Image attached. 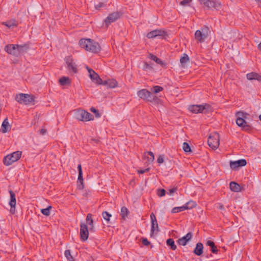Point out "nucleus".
<instances>
[{
    "mask_svg": "<svg viewBox=\"0 0 261 261\" xmlns=\"http://www.w3.org/2000/svg\"><path fill=\"white\" fill-rule=\"evenodd\" d=\"M79 44L81 48L92 54H97L101 50L100 44L90 38H82L80 40Z\"/></svg>",
    "mask_w": 261,
    "mask_h": 261,
    "instance_id": "1",
    "label": "nucleus"
},
{
    "mask_svg": "<svg viewBox=\"0 0 261 261\" xmlns=\"http://www.w3.org/2000/svg\"><path fill=\"white\" fill-rule=\"evenodd\" d=\"M21 155L22 152L20 151H17L10 153L4 157L3 163L7 166L11 165L14 163L18 161L20 159Z\"/></svg>",
    "mask_w": 261,
    "mask_h": 261,
    "instance_id": "2",
    "label": "nucleus"
},
{
    "mask_svg": "<svg viewBox=\"0 0 261 261\" xmlns=\"http://www.w3.org/2000/svg\"><path fill=\"white\" fill-rule=\"evenodd\" d=\"M75 117L77 120L83 122H88L94 120L93 115L83 109L77 110L75 113Z\"/></svg>",
    "mask_w": 261,
    "mask_h": 261,
    "instance_id": "3",
    "label": "nucleus"
},
{
    "mask_svg": "<svg viewBox=\"0 0 261 261\" xmlns=\"http://www.w3.org/2000/svg\"><path fill=\"white\" fill-rule=\"evenodd\" d=\"M15 100L19 104L28 105L34 102V97L31 94L19 93L16 95Z\"/></svg>",
    "mask_w": 261,
    "mask_h": 261,
    "instance_id": "4",
    "label": "nucleus"
},
{
    "mask_svg": "<svg viewBox=\"0 0 261 261\" xmlns=\"http://www.w3.org/2000/svg\"><path fill=\"white\" fill-rule=\"evenodd\" d=\"M209 146L213 150H216L220 144V136L218 133L214 132L212 133L207 140Z\"/></svg>",
    "mask_w": 261,
    "mask_h": 261,
    "instance_id": "5",
    "label": "nucleus"
},
{
    "mask_svg": "<svg viewBox=\"0 0 261 261\" xmlns=\"http://www.w3.org/2000/svg\"><path fill=\"white\" fill-rule=\"evenodd\" d=\"M65 61L66 65V68L69 73L74 74L77 73V66L71 57L69 56L65 58Z\"/></svg>",
    "mask_w": 261,
    "mask_h": 261,
    "instance_id": "6",
    "label": "nucleus"
},
{
    "mask_svg": "<svg viewBox=\"0 0 261 261\" xmlns=\"http://www.w3.org/2000/svg\"><path fill=\"white\" fill-rule=\"evenodd\" d=\"M137 94L140 98L149 101H153L158 99L156 96H152L151 92L145 89L138 91Z\"/></svg>",
    "mask_w": 261,
    "mask_h": 261,
    "instance_id": "7",
    "label": "nucleus"
},
{
    "mask_svg": "<svg viewBox=\"0 0 261 261\" xmlns=\"http://www.w3.org/2000/svg\"><path fill=\"white\" fill-rule=\"evenodd\" d=\"M236 123L243 129L248 127L245 119L247 118V114L242 112H239L236 114Z\"/></svg>",
    "mask_w": 261,
    "mask_h": 261,
    "instance_id": "8",
    "label": "nucleus"
},
{
    "mask_svg": "<svg viewBox=\"0 0 261 261\" xmlns=\"http://www.w3.org/2000/svg\"><path fill=\"white\" fill-rule=\"evenodd\" d=\"M200 4L210 9H217L220 8L221 4L218 1L200 0Z\"/></svg>",
    "mask_w": 261,
    "mask_h": 261,
    "instance_id": "9",
    "label": "nucleus"
},
{
    "mask_svg": "<svg viewBox=\"0 0 261 261\" xmlns=\"http://www.w3.org/2000/svg\"><path fill=\"white\" fill-rule=\"evenodd\" d=\"M151 220V230L150 237H153L154 234H156L159 231V227L156 220V217L153 213L150 214Z\"/></svg>",
    "mask_w": 261,
    "mask_h": 261,
    "instance_id": "10",
    "label": "nucleus"
},
{
    "mask_svg": "<svg viewBox=\"0 0 261 261\" xmlns=\"http://www.w3.org/2000/svg\"><path fill=\"white\" fill-rule=\"evenodd\" d=\"M89 73V76L91 81L96 85H101L103 83L102 80L93 70L89 67H87Z\"/></svg>",
    "mask_w": 261,
    "mask_h": 261,
    "instance_id": "11",
    "label": "nucleus"
},
{
    "mask_svg": "<svg viewBox=\"0 0 261 261\" xmlns=\"http://www.w3.org/2000/svg\"><path fill=\"white\" fill-rule=\"evenodd\" d=\"M21 48L18 45L9 44L5 46V50L9 54L17 55L20 53Z\"/></svg>",
    "mask_w": 261,
    "mask_h": 261,
    "instance_id": "12",
    "label": "nucleus"
},
{
    "mask_svg": "<svg viewBox=\"0 0 261 261\" xmlns=\"http://www.w3.org/2000/svg\"><path fill=\"white\" fill-rule=\"evenodd\" d=\"M9 193L10 195V199L9 201V204L11 206L10 212L14 214L16 212V195L14 192L13 191L10 190L9 191Z\"/></svg>",
    "mask_w": 261,
    "mask_h": 261,
    "instance_id": "13",
    "label": "nucleus"
},
{
    "mask_svg": "<svg viewBox=\"0 0 261 261\" xmlns=\"http://www.w3.org/2000/svg\"><path fill=\"white\" fill-rule=\"evenodd\" d=\"M247 164L245 159H241L236 161L230 162V167L232 170H236L239 168L245 166Z\"/></svg>",
    "mask_w": 261,
    "mask_h": 261,
    "instance_id": "14",
    "label": "nucleus"
},
{
    "mask_svg": "<svg viewBox=\"0 0 261 261\" xmlns=\"http://www.w3.org/2000/svg\"><path fill=\"white\" fill-rule=\"evenodd\" d=\"M89 237V231L87 226L85 223H81L80 228V238L82 241L87 240Z\"/></svg>",
    "mask_w": 261,
    "mask_h": 261,
    "instance_id": "15",
    "label": "nucleus"
},
{
    "mask_svg": "<svg viewBox=\"0 0 261 261\" xmlns=\"http://www.w3.org/2000/svg\"><path fill=\"white\" fill-rule=\"evenodd\" d=\"M207 29L197 30L195 33V38L199 42H202L207 36Z\"/></svg>",
    "mask_w": 261,
    "mask_h": 261,
    "instance_id": "16",
    "label": "nucleus"
},
{
    "mask_svg": "<svg viewBox=\"0 0 261 261\" xmlns=\"http://www.w3.org/2000/svg\"><path fill=\"white\" fill-rule=\"evenodd\" d=\"M102 85L107 86L108 89H114L119 87V83L115 79H109L105 81H103Z\"/></svg>",
    "mask_w": 261,
    "mask_h": 261,
    "instance_id": "17",
    "label": "nucleus"
},
{
    "mask_svg": "<svg viewBox=\"0 0 261 261\" xmlns=\"http://www.w3.org/2000/svg\"><path fill=\"white\" fill-rule=\"evenodd\" d=\"M192 237V233L188 232L185 236L179 238L177 241L178 245L181 246H185L187 242L190 241Z\"/></svg>",
    "mask_w": 261,
    "mask_h": 261,
    "instance_id": "18",
    "label": "nucleus"
},
{
    "mask_svg": "<svg viewBox=\"0 0 261 261\" xmlns=\"http://www.w3.org/2000/svg\"><path fill=\"white\" fill-rule=\"evenodd\" d=\"M165 34L164 31L161 30H155L147 33L146 36L149 39L156 37L163 36Z\"/></svg>",
    "mask_w": 261,
    "mask_h": 261,
    "instance_id": "19",
    "label": "nucleus"
},
{
    "mask_svg": "<svg viewBox=\"0 0 261 261\" xmlns=\"http://www.w3.org/2000/svg\"><path fill=\"white\" fill-rule=\"evenodd\" d=\"M205 109L203 105H191L189 106V110L193 113H201Z\"/></svg>",
    "mask_w": 261,
    "mask_h": 261,
    "instance_id": "20",
    "label": "nucleus"
},
{
    "mask_svg": "<svg viewBox=\"0 0 261 261\" xmlns=\"http://www.w3.org/2000/svg\"><path fill=\"white\" fill-rule=\"evenodd\" d=\"M59 83L62 86H70L71 84V79L67 76H62L59 79Z\"/></svg>",
    "mask_w": 261,
    "mask_h": 261,
    "instance_id": "21",
    "label": "nucleus"
},
{
    "mask_svg": "<svg viewBox=\"0 0 261 261\" xmlns=\"http://www.w3.org/2000/svg\"><path fill=\"white\" fill-rule=\"evenodd\" d=\"M11 125L9 122L8 119L6 118L2 124V132L3 133H6L10 131Z\"/></svg>",
    "mask_w": 261,
    "mask_h": 261,
    "instance_id": "22",
    "label": "nucleus"
},
{
    "mask_svg": "<svg viewBox=\"0 0 261 261\" xmlns=\"http://www.w3.org/2000/svg\"><path fill=\"white\" fill-rule=\"evenodd\" d=\"M143 159L149 164L152 163L154 160V154L152 152L147 151L144 153Z\"/></svg>",
    "mask_w": 261,
    "mask_h": 261,
    "instance_id": "23",
    "label": "nucleus"
},
{
    "mask_svg": "<svg viewBox=\"0 0 261 261\" xmlns=\"http://www.w3.org/2000/svg\"><path fill=\"white\" fill-rule=\"evenodd\" d=\"M247 79L248 80H256L261 81V75L256 72H252L246 74Z\"/></svg>",
    "mask_w": 261,
    "mask_h": 261,
    "instance_id": "24",
    "label": "nucleus"
},
{
    "mask_svg": "<svg viewBox=\"0 0 261 261\" xmlns=\"http://www.w3.org/2000/svg\"><path fill=\"white\" fill-rule=\"evenodd\" d=\"M196 206L197 204L195 201L193 200H190L188 202H187L185 205L181 206L183 211H185L186 210L192 209L193 208L196 207Z\"/></svg>",
    "mask_w": 261,
    "mask_h": 261,
    "instance_id": "25",
    "label": "nucleus"
},
{
    "mask_svg": "<svg viewBox=\"0 0 261 261\" xmlns=\"http://www.w3.org/2000/svg\"><path fill=\"white\" fill-rule=\"evenodd\" d=\"M203 246L202 243H198L196 244V247L194 250V253L200 256L203 253Z\"/></svg>",
    "mask_w": 261,
    "mask_h": 261,
    "instance_id": "26",
    "label": "nucleus"
},
{
    "mask_svg": "<svg viewBox=\"0 0 261 261\" xmlns=\"http://www.w3.org/2000/svg\"><path fill=\"white\" fill-rule=\"evenodd\" d=\"M229 187L231 191L234 192H239L241 191L240 185L234 181H231L230 182Z\"/></svg>",
    "mask_w": 261,
    "mask_h": 261,
    "instance_id": "27",
    "label": "nucleus"
},
{
    "mask_svg": "<svg viewBox=\"0 0 261 261\" xmlns=\"http://www.w3.org/2000/svg\"><path fill=\"white\" fill-rule=\"evenodd\" d=\"M119 17V15L118 13H115L111 14L106 19L105 22L106 23H111L116 20Z\"/></svg>",
    "mask_w": 261,
    "mask_h": 261,
    "instance_id": "28",
    "label": "nucleus"
},
{
    "mask_svg": "<svg viewBox=\"0 0 261 261\" xmlns=\"http://www.w3.org/2000/svg\"><path fill=\"white\" fill-rule=\"evenodd\" d=\"M189 61V58L188 56L184 54L180 59V63L181 64L182 67H185L186 64Z\"/></svg>",
    "mask_w": 261,
    "mask_h": 261,
    "instance_id": "29",
    "label": "nucleus"
},
{
    "mask_svg": "<svg viewBox=\"0 0 261 261\" xmlns=\"http://www.w3.org/2000/svg\"><path fill=\"white\" fill-rule=\"evenodd\" d=\"M150 58L155 61L156 63L160 64L163 67H166V64L163 62L161 59L157 58L155 56L153 55H150Z\"/></svg>",
    "mask_w": 261,
    "mask_h": 261,
    "instance_id": "30",
    "label": "nucleus"
},
{
    "mask_svg": "<svg viewBox=\"0 0 261 261\" xmlns=\"http://www.w3.org/2000/svg\"><path fill=\"white\" fill-rule=\"evenodd\" d=\"M206 245L207 246H209L210 247H211V249H212V251L214 253H217V252H218V249L216 247V246H215V243L214 242H213V241H208L207 242H206Z\"/></svg>",
    "mask_w": 261,
    "mask_h": 261,
    "instance_id": "31",
    "label": "nucleus"
},
{
    "mask_svg": "<svg viewBox=\"0 0 261 261\" xmlns=\"http://www.w3.org/2000/svg\"><path fill=\"white\" fill-rule=\"evenodd\" d=\"M77 182H80L78 186L80 189H83L84 187V178L83 177V173L79 174L77 178Z\"/></svg>",
    "mask_w": 261,
    "mask_h": 261,
    "instance_id": "32",
    "label": "nucleus"
},
{
    "mask_svg": "<svg viewBox=\"0 0 261 261\" xmlns=\"http://www.w3.org/2000/svg\"><path fill=\"white\" fill-rule=\"evenodd\" d=\"M3 24L6 25L8 28L10 29L13 27H15L17 26V24L16 23L15 20H12L9 21L3 22Z\"/></svg>",
    "mask_w": 261,
    "mask_h": 261,
    "instance_id": "33",
    "label": "nucleus"
},
{
    "mask_svg": "<svg viewBox=\"0 0 261 261\" xmlns=\"http://www.w3.org/2000/svg\"><path fill=\"white\" fill-rule=\"evenodd\" d=\"M86 222L87 224L90 226V229H92L93 228V221L91 214H88L87 215L86 217Z\"/></svg>",
    "mask_w": 261,
    "mask_h": 261,
    "instance_id": "34",
    "label": "nucleus"
},
{
    "mask_svg": "<svg viewBox=\"0 0 261 261\" xmlns=\"http://www.w3.org/2000/svg\"><path fill=\"white\" fill-rule=\"evenodd\" d=\"M128 214V210L126 207H122L121 208V215L123 219H125L127 217Z\"/></svg>",
    "mask_w": 261,
    "mask_h": 261,
    "instance_id": "35",
    "label": "nucleus"
},
{
    "mask_svg": "<svg viewBox=\"0 0 261 261\" xmlns=\"http://www.w3.org/2000/svg\"><path fill=\"white\" fill-rule=\"evenodd\" d=\"M167 244L170 246L171 249L175 250L176 249V246L174 243V241L172 239H169L167 240Z\"/></svg>",
    "mask_w": 261,
    "mask_h": 261,
    "instance_id": "36",
    "label": "nucleus"
},
{
    "mask_svg": "<svg viewBox=\"0 0 261 261\" xmlns=\"http://www.w3.org/2000/svg\"><path fill=\"white\" fill-rule=\"evenodd\" d=\"M52 207L51 206H48L46 208H43L41 210V213L46 216H48L50 215V210L51 209Z\"/></svg>",
    "mask_w": 261,
    "mask_h": 261,
    "instance_id": "37",
    "label": "nucleus"
},
{
    "mask_svg": "<svg viewBox=\"0 0 261 261\" xmlns=\"http://www.w3.org/2000/svg\"><path fill=\"white\" fill-rule=\"evenodd\" d=\"M182 149L185 152L188 153L191 152V149L189 144L186 142H184L182 144Z\"/></svg>",
    "mask_w": 261,
    "mask_h": 261,
    "instance_id": "38",
    "label": "nucleus"
},
{
    "mask_svg": "<svg viewBox=\"0 0 261 261\" xmlns=\"http://www.w3.org/2000/svg\"><path fill=\"white\" fill-rule=\"evenodd\" d=\"M65 256L69 261H73V258L72 256L70 251L69 250H67L64 253Z\"/></svg>",
    "mask_w": 261,
    "mask_h": 261,
    "instance_id": "39",
    "label": "nucleus"
},
{
    "mask_svg": "<svg viewBox=\"0 0 261 261\" xmlns=\"http://www.w3.org/2000/svg\"><path fill=\"white\" fill-rule=\"evenodd\" d=\"M103 219L107 222H109L112 215L107 212H103L102 213Z\"/></svg>",
    "mask_w": 261,
    "mask_h": 261,
    "instance_id": "40",
    "label": "nucleus"
},
{
    "mask_svg": "<svg viewBox=\"0 0 261 261\" xmlns=\"http://www.w3.org/2000/svg\"><path fill=\"white\" fill-rule=\"evenodd\" d=\"M152 89H153V92L155 94L158 93L160 92H161L163 90V88L161 86H153Z\"/></svg>",
    "mask_w": 261,
    "mask_h": 261,
    "instance_id": "41",
    "label": "nucleus"
},
{
    "mask_svg": "<svg viewBox=\"0 0 261 261\" xmlns=\"http://www.w3.org/2000/svg\"><path fill=\"white\" fill-rule=\"evenodd\" d=\"M181 211H184L182 206L175 207L172 210V213H177Z\"/></svg>",
    "mask_w": 261,
    "mask_h": 261,
    "instance_id": "42",
    "label": "nucleus"
},
{
    "mask_svg": "<svg viewBox=\"0 0 261 261\" xmlns=\"http://www.w3.org/2000/svg\"><path fill=\"white\" fill-rule=\"evenodd\" d=\"M192 1V0H183L180 2V4L182 6H188Z\"/></svg>",
    "mask_w": 261,
    "mask_h": 261,
    "instance_id": "43",
    "label": "nucleus"
},
{
    "mask_svg": "<svg viewBox=\"0 0 261 261\" xmlns=\"http://www.w3.org/2000/svg\"><path fill=\"white\" fill-rule=\"evenodd\" d=\"M166 191L164 189H159L158 190V195L160 197H162L165 195Z\"/></svg>",
    "mask_w": 261,
    "mask_h": 261,
    "instance_id": "44",
    "label": "nucleus"
},
{
    "mask_svg": "<svg viewBox=\"0 0 261 261\" xmlns=\"http://www.w3.org/2000/svg\"><path fill=\"white\" fill-rule=\"evenodd\" d=\"M90 111L95 114V116L97 118H99L100 116L98 112L94 108H91Z\"/></svg>",
    "mask_w": 261,
    "mask_h": 261,
    "instance_id": "45",
    "label": "nucleus"
},
{
    "mask_svg": "<svg viewBox=\"0 0 261 261\" xmlns=\"http://www.w3.org/2000/svg\"><path fill=\"white\" fill-rule=\"evenodd\" d=\"M164 162V157L163 155H160L158 159H157V162L159 164H161Z\"/></svg>",
    "mask_w": 261,
    "mask_h": 261,
    "instance_id": "46",
    "label": "nucleus"
},
{
    "mask_svg": "<svg viewBox=\"0 0 261 261\" xmlns=\"http://www.w3.org/2000/svg\"><path fill=\"white\" fill-rule=\"evenodd\" d=\"M177 191L176 188H173L170 189L168 192L170 195H172Z\"/></svg>",
    "mask_w": 261,
    "mask_h": 261,
    "instance_id": "47",
    "label": "nucleus"
},
{
    "mask_svg": "<svg viewBox=\"0 0 261 261\" xmlns=\"http://www.w3.org/2000/svg\"><path fill=\"white\" fill-rule=\"evenodd\" d=\"M142 243L146 246H148L150 244V242L147 240V239H142Z\"/></svg>",
    "mask_w": 261,
    "mask_h": 261,
    "instance_id": "48",
    "label": "nucleus"
},
{
    "mask_svg": "<svg viewBox=\"0 0 261 261\" xmlns=\"http://www.w3.org/2000/svg\"><path fill=\"white\" fill-rule=\"evenodd\" d=\"M149 168H147V169H146L145 170H138V173H139V174H143V173H145V172L149 171Z\"/></svg>",
    "mask_w": 261,
    "mask_h": 261,
    "instance_id": "49",
    "label": "nucleus"
},
{
    "mask_svg": "<svg viewBox=\"0 0 261 261\" xmlns=\"http://www.w3.org/2000/svg\"><path fill=\"white\" fill-rule=\"evenodd\" d=\"M77 169H78V170H79V174L83 173L82 169V165L81 164H79L78 165Z\"/></svg>",
    "mask_w": 261,
    "mask_h": 261,
    "instance_id": "50",
    "label": "nucleus"
},
{
    "mask_svg": "<svg viewBox=\"0 0 261 261\" xmlns=\"http://www.w3.org/2000/svg\"><path fill=\"white\" fill-rule=\"evenodd\" d=\"M41 133L42 134H44L46 133V130L45 129H42L41 130H40Z\"/></svg>",
    "mask_w": 261,
    "mask_h": 261,
    "instance_id": "51",
    "label": "nucleus"
},
{
    "mask_svg": "<svg viewBox=\"0 0 261 261\" xmlns=\"http://www.w3.org/2000/svg\"><path fill=\"white\" fill-rule=\"evenodd\" d=\"M258 48L261 50V42L258 45Z\"/></svg>",
    "mask_w": 261,
    "mask_h": 261,
    "instance_id": "52",
    "label": "nucleus"
},
{
    "mask_svg": "<svg viewBox=\"0 0 261 261\" xmlns=\"http://www.w3.org/2000/svg\"><path fill=\"white\" fill-rule=\"evenodd\" d=\"M259 120L261 121V114L259 116Z\"/></svg>",
    "mask_w": 261,
    "mask_h": 261,
    "instance_id": "53",
    "label": "nucleus"
}]
</instances>
